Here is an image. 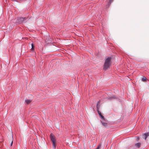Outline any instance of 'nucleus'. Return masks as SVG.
<instances>
[{
    "label": "nucleus",
    "instance_id": "39448f33",
    "mask_svg": "<svg viewBox=\"0 0 149 149\" xmlns=\"http://www.w3.org/2000/svg\"><path fill=\"white\" fill-rule=\"evenodd\" d=\"M105 121L106 120H101V122L102 125L105 127H107V123L105 122Z\"/></svg>",
    "mask_w": 149,
    "mask_h": 149
},
{
    "label": "nucleus",
    "instance_id": "0eeeda50",
    "mask_svg": "<svg viewBox=\"0 0 149 149\" xmlns=\"http://www.w3.org/2000/svg\"><path fill=\"white\" fill-rule=\"evenodd\" d=\"M135 146L136 147L139 148L141 146V143H136L135 144Z\"/></svg>",
    "mask_w": 149,
    "mask_h": 149
},
{
    "label": "nucleus",
    "instance_id": "6e6552de",
    "mask_svg": "<svg viewBox=\"0 0 149 149\" xmlns=\"http://www.w3.org/2000/svg\"><path fill=\"white\" fill-rule=\"evenodd\" d=\"M31 51H32L34 52V48L35 46H34L33 44L32 43L31 44Z\"/></svg>",
    "mask_w": 149,
    "mask_h": 149
},
{
    "label": "nucleus",
    "instance_id": "f03ea898",
    "mask_svg": "<svg viewBox=\"0 0 149 149\" xmlns=\"http://www.w3.org/2000/svg\"><path fill=\"white\" fill-rule=\"evenodd\" d=\"M27 19L26 17L24 18L22 17H19L17 20V22L19 24L25 22L27 21Z\"/></svg>",
    "mask_w": 149,
    "mask_h": 149
},
{
    "label": "nucleus",
    "instance_id": "20e7f679",
    "mask_svg": "<svg viewBox=\"0 0 149 149\" xmlns=\"http://www.w3.org/2000/svg\"><path fill=\"white\" fill-rule=\"evenodd\" d=\"M100 103V101H98L97 102V105H96V108H97V112H98L99 116H100V117H101L102 116V115L100 112L99 110V104Z\"/></svg>",
    "mask_w": 149,
    "mask_h": 149
},
{
    "label": "nucleus",
    "instance_id": "f8f14e48",
    "mask_svg": "<svg viewBox=\"0 0 149 149\" xmlns=\"http://www.w3.org/2000/svg\"><path fill=\"white\" fill-rule=\"evenodd\" d=\"M146 78L145 77H143L142 78V81H144L146 80Z\"/></svg>",
    "mask_w": 149,
    "mask_h": 149
},
{
    "label": "nucleus",
    "instance_id": "ddd939ff",
    "mask_svg": "<svg viewBox=\"0 0 149 149\" xmlns=\"http://www.w3.org/2000/svg\"><path fill=\"white\" fill-rule=\"evenodd\" d=\"M115 99V97H114V96H113V97H109V98H108V99L109 100H112L113 99Z\"/></svg>",
    "mask_w": 149,
    "mask_h": 149
},
{
    "label": "nucleus",
    "instance_id": "9b49d317",
    "mask_svg": "<svg viewBox=\"0 0 149 149\" xmlns=\"http://www.w3.org/2000/svg\"><path fill=\"white\" fill-rule=\"evenodd\" d=\"M100 117L101 118V119H102V121H103V120L105 121L106 120L104 118V116H103L102 115Z\"/></svg>",
    "mask_w": 149,
    "mask_h": 149
},
{
    "label": "nucleus",
    "instance_id": "2eb2a0df",
    "mask_svg": "<svg viewBox=\"0 0 149 149\" xmlns=\"http://www.w3.org/2000/svg\"><path fill=\"white\" fill-rule=\"evenodd\" d=\"M139 139V137H138V138H137V140H138Z\"/></svg>",
    "mask_w": 149,
    "mask_h": 149
},
{
    "label": "nucleus",
    "instance_id": "f257e3e1",
    "mask_svg": "<svg viewBox=\"0 0 149 149\" xmlns=\"http://www.w3.org/2000/svg\"><path fill=\"white\" fill-rule=\"evenodd\" d=\"M111 58L110 56L108 57L105 59L103 65V69L104 70H106L109 67L111 64Z\"/></svg>",
    "mask_w": 149,
    "mask_h": 149
},
{
    "label": "nucleus",
    "instance_id": "4468645a",
    "mask_svg": "<svg viewBox=\"0 0 149 149\" xmlns=\"http://www.w3.org/2000/svg\"><path fill=\"white\" fill-rule=\"evenodd\" d=\"M101 145L100 144H99L97 147L96 149H99L101 147Z\"/></svg>",
    "mask_w": 149,
    "mask_h": 149
},
{
    "label": "nucleus",
    "instance_id": "7ed1b4c3",
    "mask_svg": "<svg viewBox=\"0 0 149 149\" xmlns=\"http://www.w3.org/2000/svg\"><path fill=\"white\" fill-rule=\"evenodd\" d=\"M50 137L52 143L53 147V148L55 149L56 147V143L55 142V139L54 138V136L51 134Z\"/></svg>",
    "mask_w": 149,
    "mask_h": 149
},
{
    "label": "nucleus",
    "instance_id": "1a4fd4ad",
    "mask_svg": "<svg viewBox=\"0 0 149 149\" xmlns=\"http://www.w3.org/2000/svg\"><path fill=\"white\" fill-rule=\"evenodd\" d=\"M10 140H12V142L11 143V146H12V145L13 143V137L12 135L10 136Z\"/></svg>",
    "mask_w": 149,
    "mask_h": 149
},
{
    "label": "nucleus",
    "instance_id": "423d86ee",
    "mask_svg": "<svg viewBox=\"0 0 149 149\" xmlns=\"http://www.w3.org/2000/svg\"><path fill=\"white\" fill-rule=\"evenodd\" d=\"M149 136V134L148 133H145L143 136L145 140H146L147 137Z\"/></svg>",
    "mask_w": 149,
    "mask_h": 149
},
{
    "label": "nucleus",
    "instance_id": "9d476101",
    "mask_svg": "<svg viewBox=\"0 0 149 149\" xmlns=\"http://www.w3.org/2000/svg\"><path fill=\"white\" fill-rule=\"evenodd\" d=\"M31 102V100H25V102L27 104H29Z\"/></svg>",
    "mask_w": 149,
    "mask_h": 149
}]
</instances>
